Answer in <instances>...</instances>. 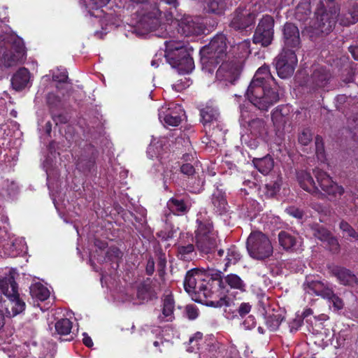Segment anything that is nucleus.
Instances as JSON below:
<instances>
[{
  "label": "nucleus",
  "instance_id": "obj_36",
  "mask_svg": "<svg viewBox=\"0 0 358 358\" xmlns=\"http://www.w3.org/2000/svg\"><path fill=\"white\" fill-rule=\"evenodd\" d=\"M227 6L226 0H206L204 10L208 13L221 15L225 12Z\"/></svg>",
  "mask_w": 358,
  "mask_h": 358
},
{
  "label": "nucleus",
  "instance_id": "obj_59",
  "mask_svg": "<svg viewBox=\"0 0 358 358\" xmlns=\"http://www.w3.org/2000/svg\"><path fill=\"white\" fill-rule=\"evenodd\" d=\"M256 324L255 318L252 315H249L243 322L242 325L245 329H251Z\"/></svg>",
  "mask_w": 358,
  "mask_h": 358
},
{
  "label": "nucleus",
  "instance_id": "obj_44",
  "mask_svg": "<svg viewBox=\"0 0 358 358\" xmlns=\"http://www.w3.org/2000/svg\"><path fill=\"white\" fill-rule=\"evenodd\" d=\"M55 327L57 334L68 335L72 329V322L67 318H62L55 323Z\"/></svg>",
  "mask_w": 358,
  "mask_h": 358
},
{
  "label": "nucleus",
  "instance_id": "obj_63",
  "mask_svg": "<svg viewBox=\"0 0 358 358\" xmlns=\"http://www.w3.org/2000/svg\"><path fill=\"white\" fill-rule=\"evenodd\" d=\"M352 122L353 123L351 122L350 118L348 119L349 128L358 139V117H356V120H352Z\"/></svg>",
  "mask_w": 358,
  "mask_h": 358
},
{
  "label": "nucleus",
  "instance_id": "obj_64",
  "mask_svg": "<svg viewBox=\"0 0 358 358\" xmlns=\"http://www.w3.org/2000/svg\"><path fill=\"white\" fill-rule=\"evenodd\" d=\"M180 171L182 173L191 176L194 173V169L193 166L190 164H185L181 166Z\"/></svg>",
  "mask_w": 358,
  "mask_h": 358
},
{
  "label": "nucleus",
  "instance_id": "obj_12",
  "mask_svg": "<svg viewBox=\"0 0 358 358\" xmlns=\"http://www.w3.org/2000/svg\"><path fill=\"white\" fill-rule=\"evenodd\" d=\"M247 250L251 257L262 260L273 254V246L268 238L261 231L252 232L247 239Z\"/></svg>",
  "mask_w": 358,
  "mask_h": 358
},
{
  "label": "nucleus",
  "instance_id": "obj_26",
  "mask_svg": "<svg viewBox=\"0 0 358 358\" xmlns=\"http://www.w3.org/2000/svg\"><path fill=\"white\" fill-rule=\"evenodd\" d=\"M331 274L338 282L345 286L355 287L358 283L357 276L349 269L341 266H334L331 269Z\"/></svg>",
  "mask_w": 358,
  "mask_h": 358
},
{
  "label": "nucleus",
  "instance_id": "obj_3",
  "mask_svg": "<svg viewBox=\"0 0 358 358\" xmlns=\"http://www.w3.org/2000/svg\"><path fill=\"white\" fill-rule=\"evenodd\" d=\"M5 10L0 8V68H10L22 64L26 58L22 38L11 32L3 20Z\"/></svg>",
  "mask_w": 358,
  "mask_h": 358
},
{
  "label": "nucleus",
  "instance_id": "obj_56",
  "mask_svg": "<svg viewBox=\"0 0 358 358\" xmlns=\"http://www.w3.org/2000/svg\"><path fill=\"white\" fill-rule=\"evenodd\" d=\"M285 211L289 215H291L294 217H296L297 219H301L303 215L302 210H301L299 208L294 207V206L287 208Z\"/></svg>",
  "mask_w": 358,
  "mask_h": 358
},
{
  "label": "nucleus",
  "instance_id": "obj_18",
  "mask_svg": "<svg viewBox=\"0 0 358 358\" xmlns=\"http://www.w3.org/2000/svg\"><path fill=\"white\" fill-rule=\"evenodd\" d=\"M185 115L182 107L174 103L163 106L159 110V120L165 125L176 127L180 124Z\"/></svg>",
  "mask_w": 358,
  "mask_h": 358
},
{
  "label": "nucleus",
  "instance_id": "obj_34",
  "mask_svg": "<svg viewBox=\"0 0 358 358\" xmlns=\"http://www.w3.org/2000/svg\"><path fill=\"white\" fill-rule=\"evenodd\" d=\"M280 245L285 250H296L301 245V238L297 234L282 231L278 234Z\"/></svg>",
  "mask_w": 358,
  "mask_h": 358
},
{
  "label": "nucleus",
  "instance_id": "obj_24",
  "mask_svg": "<svg viewBox=\"0 0 358 358\" xmlns=\"http://www.w3.org/2000/svg\"><path fill=\"white\" fill-rule=\"evenodd\" d=\"M331 74L326 66L315 68L309 81L310 87L313 90L324 88L329 83Z\"/></svg>",
  "mask_w": 358,
  "mask_h": 358
},
{
  "label": "nucleus",
  "instance_id": "obj_19",
  "mask_svg": "<svg viewBox=\"0 0 358 358\" xmlns=\"http://www.w3.org/2000/svg\"><path fill=\"white\" fill-rule=\"evenodd\" d=\"M251 6L238 8L233 14L230 26L236 30L245 29L255 23L257 13Z\"/></svg>",
  "mask_w": 358,
  "mask_h": 358
},
{
  "label": "nucleus",
  "instance_id": "obj_21",
  "mask_svg": "<svg viewBox=\"0 0 358 358\" xmlns=\"http://www.w3.org/2000/svg\"><path fill=\"white\" fill-rule=\"evenodd\" d=\"M178 32L185 36L201 34L204 31L201 19L189 15L183 16L178 22Z\"/></svg>",
  "mask_w": 358,
  "mask_h": 358
},
{
  "label": "nucleus",
  "instance_id": "obj_47",
  "mask_svg": "<svg viewBox=\"0 0 358 358\" xmlns=\"http://www.w3.org/2000/svg\"><path fill=\"white\" fill-rule=\"evenodd\" d=\"M261 141L260 138L252 136L250 133L241 136L242 143L251 149H256Z\"/></svg>",
  "mask_w": 358,
  "mask_h": 358
},
{
  "label": "nucleus",
  "instance_id": "obj_7",
  "mask_svg": "<svg viewBox=\"0 0 358 358\" xmlns=\"http://www.w3.org/2000/svg\"><path fill=\"white\" fill-rule=\"evenodd\" d=\"M202 68L211 73L216 64L227 55L226 37L220 34L215 36L210 42L200 50Z\"/></svg>",
  "mask_w": 358,
  "mask_h": 358
},
{
  "label": "nucleus",
  "instance_id": "obj_14",
  "mask_svg": "<svg viewBox=\"0 0 358 358\" xmlns=\"http://www.w3.org/2000/svg\"><path fill=\"white\" fill-rule=\"evenodd\" d=\"M95 245L99 248V251L96 250L97 256L95 254H91L90 257V262L93 269L96 271L101 272V284H103V280L106 278V275L103 273L102 268H99L96 266L95 261H97L99 264L109 262H117L122 255L120 250L117 248H110L106 252L104 251L106 244L105 243L99 242L96 241Z\"/></svg>",
  "mask_w": 358,
  "mask_h": 358
},
{
  "label": "nucleus",
  "instance_id": "obj_9",
  "mask_svg": "<svg viewBox=\"0 0 358 358\" xmlns=\"http://www.w3.org/2000/svg\"><path fill=\"white\" fill-rule=\"evenodd\" d=\"M55 353V343L45 341L38 344L35 341L24 343L23 345L15 346L12 354L8 352L9 357L25 358L32 355L35 358H53Z\"/></svg>",
  "mask_w": 358,
  "mask_h": 358
},
{
  "label": "nucleus",
  "instance_id": "obj_20",
  "mask_svg": "<svg viewBox=\"0 0 358 358\" xmlns=\"http://www.w3.org/2000/svg\"><path fill=\"white\" fill-rule=\"evenodd\" d=\"M306 293L320 296L323 298L332 296V285L327 281H321L315 277H307L303 285Z\"/></svg>",
  "mask_w": 358,
  "mask_h": 358
},
{
  "label": "nucleus",
  "instance_id": "obj_1",
  "mask_svg": "<svg viewBox=\"0 0 358 358\" xmlns=\"http://www.w3.org/2000/svg\"><path fill=\"white\" fill-rule=\"evenodd\" d=\"M275 80L268 66H262L256 71L246 91L250 102L259 110H268L279 100Z\"/></svg>",
  "mask_w": 358,
  "mask_h": 358
},
{
  "label": "nucleus",
  "instance_id": "obj_16",
  "mask_svg": "<svg viewBox=\"0 0 358 358\" xmlns=\"http://www.w3.org/2000/svg\"><path fill=\"white\" fill-rule=\"evenodd\" d=\"M274 20L268 15H264L260 20L255 31L252 41L255 44L267 47L273 39L274 35Z\"/></svg>",
  "mask_w": 358,
  "mask_h": 358
},
{
  "label": "nucleus",
  "instance_id": "obj_45",
  "mask_svg": "<svg viewBox=\"0 0 358 358\" xmlns=\"http://www.w3.org/2000/svg\"><path fill=\"white\" fill-rule=\"evenodd\" d=\"M241 254L236 246H231L227 252L224 261L225 268L230 264H235L241 259Z\"/></svg>",
  "mask_w": 358,
  "mask_h": 358
},
{
  "label": "nucleus",
  "instance_id": "obj_54",
  "mask_svg": "<svg viewBox=\"0 0 358 358\" xmlns=\"http://www.w3.org/2000/svg\"><path fill=\"white\" fill-rule=\"evenodd\" d=\"M189 85L190 81L187 78H185L184 80L181 79L178 80L177 83L173 85L172 88L177 92H180L182 90L185 89L186 87H189Z\"/></svg>",
  "mask_w": 358,
  "mask_h": 358
},
{
  "label": "nucleus",
  "instance_id": "obj_49",
  "mask_svg": "<svg viewBox=\"0 0 358 358\" xmlns=\"http://www.w3.org/2000/svg\"><path fill=\"white\" fill-rule=\"evenodd\" d=\"M52 80L59 84L66 83L68 81V75L66 69H57L52 71Z\"/></svg>",
  "mask_w": 358,
  "mask_h": 358
},
{
  "label": "nucleus",
  "instance_id": "obj_51",
  "mask_svg": "<svg viewBox=\"0 0 358 358\" xmlns=\"http://www.w3.org/2000/svg\"><path fill=\"white\" fill-rule=\"evenodd\" d=\"M325 299H329L336 310L343 309L344 303L340 297L334 294V289H332V296H327Z\"/></svg>",
  "mask_w": 358,
  "mask_h": 358
},
{
  "label": "nucleus",
  "instance_id": "obj_25",
  "mask_svg": "<svg viewBox=\"0 0 358 358\" xmlns=\"http://www.w3.org/2000/svg\"><path fill=\"white\" fill-rule=\"evenodd\" d=\"M197 229L195 231V241L200 243L201 247L203 243V238L208 236L217 235V232L214 229L212 222L208 219L197 217Z\"/></svg>",
  "mask_w": 358,
  "mask_h": 358
},
{
  "label": "nucleus",
  "instance_id": "obj_50",
  "mask_svg": "<svg viewBox=\"0 0 358 358\" xmlns=\"http://www.w3.org/2000/svg\"><path fill=\"white\" fill-rule=\"evenodd\" d=\"M340 228L345 234L346 236L354 238L355 239L357 238V233L348 222L342 221L340 223Z\"/></svg>",
  "mask_w": 358,
  "mask_h": 358
},
{
  "label": "nucleus",
  "instance_id": "obj_53",
  "mask_svg": "<svg viewBox=\"0 0 358 358\" xmlns=\"http://www.w3.org/2000/svg\"><path fill=\"white\" fill-rule=\"evenodd\" d=\"M203 334L202 333L198 331L195 333L192 337L189 338V343L193 346L192 348L199 349L200 345V342L202 341Z\"/></svg>",
  "mask_w": 358,
  "mask_h": 358
},
{
  "label": "nucleus",
  "instance_id": "obj_23",
  "mask_svg": "<svg viewBox=\"0 0 358 358\" xmlns=\"http://www.w3.org/2000/svg\"><path fill=\"white\" fill-rule=\"evenodd\" d=\"M205 274L199 269L189 271L184 280L185 291L192 297L198 289L199 284L205 282Z\"/></svg>",
  "mask_w": 358,
  "mask_h": 358
},
{
  "label": "nucleus",
  "instance_id": "obj_52",
  "mask_svg": "<svg viewBox=\"0 0 358 358\" xmlns=\"http://www.w3.org/2000/svg\"><path fill=\"white\" fill-rule=\"evenodd\" d=\"M312 136L313 135L310 130L306 129L300 134L299 141L301 144L306 145L311 141Z\"/></svg>",
  "mask_w": 358,
  "mask_h": 358
},
{
  "label": "nucleus",
  "instance_id": "obj_57",
  "mask_svg": "<svg viewBox=\"0 0 358 358\" xmlns=\"http://www.w3.org/2000/svg\"><path fill=\"white\" fill-rule=\"evenodd\" d=\"M176 231L173 229H165L164 231H161L157 233V236L159 238H162L164 241H168L174 237V234Z\"/></svg>",
  "mask_w": 358,
  "mask_h": 358
},
{
  "label": "nucleus",
  "instance_id": "obj_38",
  "mask_svg": "<svg viewBox=\"0 0 358 358\" xmlns=\"http://www.w3.org/2000/svg\"><path fill=\"white\" fill-rule=\"evenodd\" d=\"M252 162L258 171L264 175L268 174L273 169L274 165L273 160L269 155L262 158H255Z\"/></svg>",
  "mask_w": 358,
  "mask_h": 358
},
{
  "label": "nucleus",
  "instance_id": "obj_5",
  "mask_svg": "<svg viewBox=\"0 0 358 358\" xmlns=\"http://www.w3.org/2000/svg\"><path fill=\"white\" fill-rule=\"evenodd\" d=\"M161 13L157 4H144L141 10L137 13L133 33L141 37L152 34L160 38H166L168 36L171 38L165 25L160 22Z\"/></svg>",
  "mask_w": 358,
  "mask_h": 358
},
{
  "label": "nucleus",
  "instance_id": "obj_4",
  "mask_svg": "<svg viewBox=\"0 0 358 358\" xmlns=\"http://www.w3.org/2000/svg\"><path fill=\"white\" fill-rule=\"evenodd\" d=\"M240 122L243 126L248 124L250 134L254 137H258L262 141L267 143L274 142L278 143L284 134V129L287 122V118L282 114V110H276L272 113L271 118L273 125L276 129V138L273 139L271 134H269L266 122L260 118L250 120V113L245 106L240 107Z\"/></svg>",
  "mask_w": 358,
  "mask_h": 358
},
{
  "label": "nucleus",
  "instance_id": "obj_30",
  "mask_svg": "<svg viewBox=\"0 0 358 358\" xmlns=\"http://www.w3.org/2000/svg\"><path fill=\"white\" fill-rule=\"evenodd\" d=\"M175 301L171 292L164 295L162 313L158 316L159 322H171L174 319Z\"/></svg>",
  "mask_w": 358,
  "mask_h": 358
},
{
  "label": "nucleus",
  "instance_id": "obj_46",
  "mask_svg": "<svg viewBox=\"0 0 358 358\" xmlns=\"http://www.w3.org/2000/svg\"><path fill=\"white\" fill-rule=\"evenodd\" d=\"M243 210H245L248 216L252 217L260 210V206L255 200L246 199L243 204Z\"/></svg>",
  "mask_w": 358,
  "mask_h": 358
},
{
  "label": "nucleus",
  "instance_id": "obj_33",
  "mask_svg": "<svg viewBox=\"0 0 358 358\" xmlns=\"http://www.w3.org/2000/svg\"><path fill=\"white\" fill-rule=\"evenodd\" d=\"M296 178L300 187L305 191L312 194H317L320 192L317 185L308 172L306 171H299L296 173Z\"/></svg>",
  "mask_w": 358,
  "mask_h": 358
},
{
  "label": "nucleus",
  "instance_id": "obj_15",
  "mask_svg": "<svg viewBox=\"0 0 358 358\" xmlns=\"http://www.w3.org/2000/svg\"><path fill=\"white\" fill-rule=\"evenodd\" d=\"M297 63L294 50H282L275 58V69L278 76L282 79L292 76Z\"/></svg>",
  "mask_w": 358,
  "mask_h": 358
},
{
  "label": "nucleus",
  "instance_id": "obj_17",
  "mask_svg": "<svg viewBox=\"0 0 358 358\" xmlns=\"http://www.w3.org/2000/svg\"><path fill=\"white\" fill-rule=\"evenodd\" d=\"M314 173L319 186L330 200L337 199L343 195L344 193L343 187L334 182L325 172L315 169Z\"/></svg>",
  "mask_w": 358,
  "mask_h": 358
},
{
  "label": "nucleus",
  "instance_id": "obj_27",
  "mask_svg": "<svg viewBox=\"0 0 358 358\" xmlns=\"http://www.w3.org/2000/svg\"><path fill=\"white\" fill-rule=\"evenodd\" d=\"M217 275L219 276V278H217L218 281H214V282L219 285L220 289L224 291V296H226V292H228L227 286H229L231 289H244L245 283L238 275L236 274H229L222 278L220 274H217Z\"/></svg>",
  "mask_w": 358,
  "mask_h": 358
},
{
  "label": "nucleus",
  "instance_id": "obj_2",
  "mask_svg": "<svg viewBox=\"0 0 358 358\" xmlns=\"http://www.w3.org/2000/svg\"><path fill=\"white\" fill-rule=\"evenodd\" d=\"M166 50L155 54L151 61L152 66L159 67L165 59L171 66L176 69L180 74L190 73L194 68L191 53L193 50L184 41L171 38L164 42Z\"/></svg>",
  "mask_w": 358,
  "mask_h": 358
},
{
  "label": "nucleus",
  "instance_id": "obj_48",
  "mask_svg": "<svg viewBox=\"0 0 358 358\" xmlns=\"http://www.w3.org/2000/svg\"><path fill=\"white\" fill-rule=\"evenodd\" d=\"M22 240H15L12 242L10 245V251L7 252V255L10 257H15L24 251V245Z\"/></svg>",
  "mask_w": 358,
  "mask_h": 358
},
{
  "label": "nucleus",
  "instance_id": "obj_55",
  "mask_svg": "<svg viewBox=\"0 0 358 358\" xmlns=\"http://www.w3.org/2000/svg\"><path fill=\"white\" fill-rule=\"evenodd\" d=\"M315 147L317 156L318 159H321L323 157L324 146L322 138L319 136L315 138Z\"/></svg>",
  "mask_w": 358,
  "mask_h": 358
},
{
  "label": "nucleus",
  "instance_id": "obj_43",
  "mask_svg": "<svg viewBox=\"0 0 358 358\" xmlns=\"http://www.w3.org/2000/svg\"><path fill=\"white\" fill-rule=\"evenodd\" d=\"M282 320L283 316L278 312H273L266 317V326L271 331L277 330Z\"/></svg>",
  "mask_w": 358,
  "mask_h": 358
},
{
  "label": "nucleus",
  "instance_id": "obj_60",
  "mask_svg": "<svg viewBox=\"0 0 358 358\" xmlns=\"http://www.w3.org/2000/svg\"><path fill=\"white\" fill-rule=\"evenodd\" d=\"M347 59H348L345 57L336 59V60L334 61V65L338 69V71H340L343 68H344L345 70H348L349 68V65L347 62Z\"/></svg>",
  "mask_w": 358,
  "mask_h": 358
},
{
  "label": "nucleus",
  "instance_id": "obj_13",
  "mask_svg": "<svg viewBox=\"0 0 358 358\" xmlns=\"http://www.w3.org/2000/svg\"><path fill=\"white\" fill-rule=\"evenodd\" d=\"M243 69L241 61L223 62L216 71V83L221 87L235 85Z\"/></svg>",
  "mask_w": 358,
  "mask_h": 358
},
{
  "label": "nucleus",
  "instance_id": "obj_39",
  "mask_svg": "<svg viewBox=\"0 0 358 358\" xmlns=\"http://www.w3.org/2000/svg\"><path fill=\"white\" fill-rule=\"evenodd\" d=\"M212 202L216 210L222 214L227 208L225 193L220 189H217L212 195Z\"/></svg>",
  "mask_w": 358,
  "mask_h": 358
},
{
  "label": "nucleus",
  "instance_id": "obj_41",
  "mask_svg": "<svg viewBox=\"0 0 358 358\" xmlns=\"http://www.w3.org/2000/svg\"><path fill=\"white\" fill-rule=\"evenodd\" d=\"M167 207L174 215H180L187 210V206L181 199L172 198L167 202Z\"/></svg>",
  "mask_w": 358,
  "mask_h": 358
},
{
  "label": "nucleus",
  "instance_id": "obj_10",
  "mask_svg": "<svg viewBox=\"0 0 358 358\" xmlns=\"http://www.w3.org/2000/svg\"><path fill=\"white\" fill-rule=\"evenodd\" d=\"M169 146V140L166 136H161L159 138H156L152 136V141L147 150L148 157L151 159L156 157L159 162V164L157 166V169H156L155 171L157 172L163 171L162 175L164 176V186L165 189H168V186L166 185L167 180H171L173 174L178 171L177 169L176 171L172 169L168 170L167 166L166 167V169L165 170L164 162L163 160L166 158L164 155H167Z\"/></svg>",
  "mask_w": 358,
  "mask_h": 358
},
{
  "label": "nucleus",
  "instance_id": "obj_22",
  "mask_svg": "<svg viewBox=\"0 0 358 358\" xmlns=\"http://www.w3.org/2000/svg\"><path fill=\"white\" fill-rule=\"evenodd\" d=\"M285 47L283 50H297L300 48L301 41L298 27L290 22L285 24L282 29Z\"/></svg>",
  "mask_w": 358,
  "mask_h": 358
},
{
  "label": "nucleus",
  "instance_id": "obj_11",
  "mask_svg": "<svg viewBox=\"0 0 358 358\" xmlns=\"http://www.w3.org/2000/svg\"><path fill=\"white\" fill-rule=\"evenodd\" d=\"M0 286L2 294L8 299L7 302H3L6 316L10 317L21 313L24 310L25 303L19 298L17 285L14 279L3 281Z\"/></svg>",
  "mask_w": 358,
  "mask_h": 358
},
{
  "label": "nucleus",
  "instance_id": "obj_58",
  "mask_svg": "<svg viewBox=\"0 0 358 358\" xmlns=\"http://www.w3.org/2000/svg\"><path fill=\"white\" fill-rule=\"evenodd\" d=\"M186 313L188 318L190 320H194L199 315V311L197 308L193 305L187 306Z\"/></svg>",
  "mask_w": 358,
  "mask_h": 358
},
{
  "label": "nucleus",
  "instance_id": "obj_6",
  "mask_svg": "<svg viewBox=\"0 0 358 358\" xmlns=\"http://www.w3.org/2000/svg\"><path fill=\"white\" fill-rule=\"evenodd\" d=\"M110 0H80L83 12L86 17L93 18L92 23H98L102 29V31H95V36L101 38L106 34L108 27L117 25L116 17L113 13H106L103 10Z\"/></svg>",
  "mask_w": 358,
  "mask_h": 358
},
{
  "label": "nucleus",
  "instance_id": "obj_31",
  "mask_svg": "<svg viewBox=\"0 0 358 358\" xmlns=\"http://www.w3.org/2000/svg\"><path fill=\"white\" fill-rule=\"evenodd\" d=\"M338 8L334 7L333 10H330V13H324L321 15L318 28L320 31L324 34H328L334 29L336 19L338 17Z\"/></svg>",
  "mask_w": 358,
  "mask_h": 358
},
{
  "label": "nucleus",
  "instance_id": "obj_28",
  "mask_svg": "<svg viewBox=\"0 0 358 358\" xmlns=\"http://www.w3.org/2000/svg\"><path fill=\"white\" fill-rule=\"evenodd\" d=\"M184 237L185 234H182L176 244V256L180 260L190 262L196 256L195 247L192 243L185 242Z\"/></svg>",
  "mask_w": 358,
  "mask_h": 358
},
{
  "label": "nucleus",
  "instance_id": "obj_32",
  "mask_svg": "<svg viewBox=\"0 0 358 358\" xmlns=\"http://www.w3.org/2000/svg\"><path fill=\"white\" fill-rule=\"evenodd\" d=\"M313 235L315 238L320 240L329 247L332 252H336L339 248V244L336 238L324 227H319L313 229Z\"/></svg>",
  "mask_w": 358,
  "mask_h": 358
},
{
  "label": "nucleus",
  "instance_id": "obj_61",
  "mask_svg": "<svg viewBox=\"0 0 358 358\" xmlns=\"http://www.w3.org/2000/svg\"><path fill=\"white\" fill-rule=\"evenodd\" d=\"M303 323V318L301 317H297L294 319L290 323H289V329L290 331H297L299 327L302 325Z\"/></svg>",
  "mask_w": 358,
  "mask_h": 358
},
{
  "label": "nucleus",
  "instance_id": "obj_40",
  "mask_svg": "<svg viewBox=\"0 0 358 358\" xmlns=\"http://www.w3.org/2000/svg\"><path fill=\"white\" fill-rule=\"evenodd\" d=\"M30 294L33 299L45 301L50 296L49 289L40 282H36L30 287Z\"/></svg>",
  "mask_w": 358,
  "mask_h": 358
},
{
  "label": "nucleus",
  "instance_id": "obj_8",
  "mask_svg": "<svg viewBox=\"0 0 358 358\" xmlns=\"http://www.w3.org/2000/svg\"><path fill=\"white\" fill-rule=\"evenodd\" d=\"M214 281H218L217 278H211L208 281L199 284L198 289L192 299L198 303L211 307H221L225 303L224 291L220 289Z\"/></svg>",
  "mask_w": 358,
  "mask_h": 358
},
{
  "label": "nucleus",
  "instance_id": "obj_29",
  "mask_svg": "<svg viewBox=\"0 0 358 358\" xmlns=\"http://www.w3.org/2000/svg\"><path fill=\"white\" fill-rule=\"evenodd\" d=\"M200 115L206 133H210L211 124H216L217 125V121L219 117V112L217 107L213 105H206L201 109Z\"/></svg>",
  "mask_w": 358,
  "mask_h": 358
},
{
  "label": "nucleus",
  "instance_id": "obj_35",
  "mask_svg": "<svg viewBox=\"0 0 358 358\" xmlns=\"http://www.w3.org/2000/svg\"><path fill=\"white\" fill-rule=\"evenodd\" d=\"M30 73L25 68H20L12 77L11 85L14 90L20 91L29 86Z\"/></svg>",
  "mask_w": 358,
  "mask_h": 358
},
{
  "label": "nucleus",
  "instance_id": "obj_62",
  "mask_svg": "<svg viewBox=\"0 0 358 358\" xmlns=\"http://www.w3.org/2000/svg\"><path fill=\"white\" fill-rule=\"evenodd\" d=\"M251 310V306L248 303H242L238 310L241 316H244L248 314Z\"/></svg>",
  "mask_w": 358,
  "mask_h": 358
},
{
  "label": "nucleus",
  "instance_id": "obj_37",
  "mask_svg": "<svg viewBox=\"0 0 358 358\" xmlns=\"http://www.w3.org/2000/svg\"><path fill=\"white\" fill-rule=\"evenodd\" d=\"M219 242L217 235L210 236L203 238L202 247H201L199 242L196 241L197 249L201 253L210 254L215 251Z\"/></svg>",
  "mask_w": 358,
  "mask_h": 358
},
{
  "label": "nucleus",
  "instance_id": "obj_42",
  "mask_svg": "<svg viewBox=\"0 0 358 358\" xmlns=\"http://www.w3.org/2000/svg\"><path fill=\"white\" fill-rule=\"evenodd\" d=\"M340 24L343 26H349L358 21V8L354 7L352 10L343 14L337 19Z\"/></svg>",
  "mask_w": 358,
  "mask_h": 358
}]
</instances>
